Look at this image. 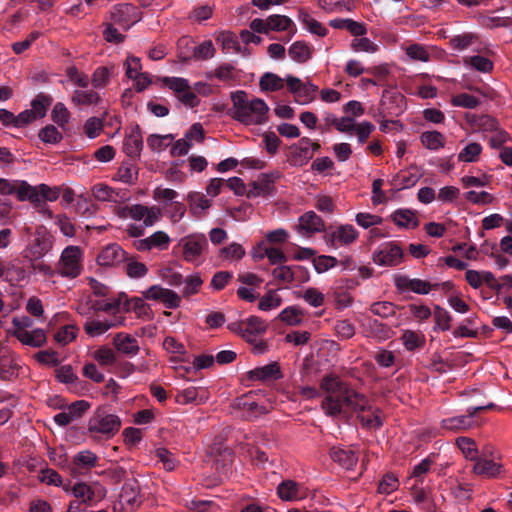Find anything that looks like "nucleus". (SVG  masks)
I'll return each instance as SVG.
<instances>
[{
	"instance_id": "obj_30",
	"label": "nucleus",
	"mask_w": 512,
	"mask_h": 512,
	"mask_svg": "<svg viewBox=\"0 0 512 512\" xmlns=\"http://www.w3.org/2000/svg\"><path fill=\"white\" fill-rule=\"evenodd\" d=\"M363 326L367 336L374 337L380 341H385L393 335L392 329L377 319L368 318Z\"/></svg>"
},
{
	"instance_id": "obj_21",
	"label": "nucleus",
	"mask_w": 512,
	"mask_h": 512,
	"mask_svg": "<svg viewBox=\"0 0 512 512\" xmlns=\"http://www.w3.org/2000/svg\"><path fill=\"white\" fill-rule=\"evenodd\" d=\"M324 229L325 223L323 219L314 211H308L299 218L297 230L298 233L303 236L310 237L315 233L323 231Z\"/></svg>"
},
{
	"instance_id": "obj_18",
	"label": "nucleus",
	"mask_w": 512,
	"mask_h": 512,
	"mask_svg": "<svg viewBox=\"0 0 512 512\" xmlns=\"http://www.w3.org/2000/svg\"><path fill=\"white\" fill-rule=\"evenodd\" d=\"M272 275L275 280L283 284H290L296 278H300L301 281H307L309 279L307 270L300 265H279L273 269Z\"/></svg>"
},
{
	"instance_id": "obj_6",
	"label": "nucleus",
	"mask_w": 512,
	"mask_h": 512,
	"mask_svg": "<svg viewBox=\"0 0 512 512\" xmlns=\"http://www.w3.org/2000/svg\"><path fill=\"white\" fill-rule=\"evenodd\" d=\"M82 251L78 246L66 247L56 265V273L62 277L76 278L82 270Z\"/></svg>"
},
{
	"instance_id": "obj_9",
	"label": "nucleus",
	"mask_w": 512,
	"mask_h": 512,
	"mask_svg": "<svg viewBox=\"0 0 512 512\" xmlns=\"http://www.w3.org/2000/svg\"><path fill=\"white\" fill-rule=\"evenodd\" d=\"M142 19V12L133 4L114 5L110 11V20L124 30L130 29Z\"/></svg>"
},
{
	"instance_id": "obj_33",
	"label": "nucleus",
	"mask_w": 512,
	"mask_h": 512,
	"mask_svg": "<svg viewBox=\"0 0 512 512\" xmlns=\"http://www.w3.org/2000/svg\"><path fill=\"white\" fill-rule=\"evenodd\" d=\"M140 485L136 479L127 480L121 489L120 499L123 503L130 506L138 505L140 503Z\"/></svg>"
},
{
	"instance_id": "obj_20",
	"label": "nucleus",
	"mask_w": 512,
	"mask_h": 512,
	"mask_svg": "<svg viewBox=\"0 0 512 512\" xmlns=\"http://www.w3.org/2000/svg\"><path fill=\"white\" fill-rule=\"evenodd\" d=\"M170 241L171 239L166 232L156 231L145 239L134 241L133 246L140 252L150 251L152 249L165 250L168 248Z\"/></svg>"
},
{
	"instance_id": "obj_34",
	"label": "nucleus",
	"mask_w": 512,
	"mask_h": 512,
	"mask_svg": "<svg viewBox=\"0 0 512 512\" xmlns=\"http://www.w3.org/2000/svg\"><path fill=\"white\" fill-rule=\"evenodd\" d=\"M329 25L335 29H344L349 31L353 36H363L367 33V28L364 23L354 21L353 19L337 18L329 22Z\"/></svg>"
},
{
	"instance_id": "obj_55",
	"label": "nucleus",
	"mask_w": 512,
	"mask_h": 512,
	"mask_svg": "<svg viewBox=\"0 0 512 512\" xmlns=\"http://www.w3.org/2000/svg\"><path fill=\"white\" fill-rule=\"evenodd\" d=\"M190 211L198 214L211 206V200L207 199L202 193L193 192L188 195Z\"/></svg>"
},
{
	"instance_id": "obj_4",
	"label": "nucleus",
	"mask_w": 512,
	"mask_h": 512,
	"mask_svg": "<svg viewBox=\"0 0 512 512\" xmlns=\"http://www.w3.org/2000/svg\"><path fill=\"white\" fill-rule=\"evenodd\" d=\"M121 428V419L116 414L109 413L105 408H98L88 421V432L98 434L106 439L114 437Z\"/></svg>"
},
{
	"instance_id": "obj_37",
	"label": "nucleus",
	"mask_w": 512,
	"mask_h": 512,
	"mask_svg": "<svg viewBox=\"0 0 512 512\" xmlns=\"http://www.w3.org/2000/svg\"><path fill=\"white\" fill-rule=\"evenodd\" d=\"M53 103V98L46 93H38L35 98L31 101V109L33 115L38 119L45 117L47 109Z\"/></svg>"
},
{
	"instance_id": "obj_35",
	"label": "nucleus",
	"mask_w": 512,
	"mask_h": 512,
	"mask_svg": "<svg viewBox=\"0 0 512 512\" xmlns=\"http://www.w3.org/2000/svg\"><path fill=\"white\" fill-rule=\"evenodd\" d=\"M71 102L76 106L97 105L101 102V96L93 89L74 90L71 96Z\"/></svg>"
},
{
	"instance_id": "obj_15",
	"label": "nucleus",
	"mask_w": 512,
	"mask_h": 512,
	"mask_svg": "<svg viewBox=\"0 0 512 512\" xmlns=\"http://www.w3.org/2000/svg\"><path fill=\"white\" fill-rule=\"evenodd\" d=\"M312 141L308 137L301 138L298 143L291 145L289 162L292 166L301 167L313 158Z\"/></svg>"
},
{
	"instance_id": "obj_62",
	"label": "nucleus",
	"mask_w": 512,
	"mask_h": 512,
	"mask_svg": "<svg viewBox=\"0 0 512 512\" xmlns=\"http://www.w3.org/2000/svg\"><path fill=\"white\" fill-rule=\"evenodd\" d=\"M302 311L295 307L290 306L282 310L279 314V319L288 325L295 326L302 322Z\"/></svg>"
},
{
	"instance_id": "obj_61",
	"label": "nucleus",
	"mask_w": 512,
	"mask_h": 512,
	"mask_svg": "<svg viewBox=\"0 0 512 512\" xmlns=\"http://www.w3.org/2000/svg\"><path fill=\"white\" fill-rule=\"evenodd\" d=\"M93 358L101 365V366H112L116 362V354L115 352L107 347L101 346L93 353Z\"/></svg>"
},
{
	"instance_id": "obj_53",
	"label": "nucleus",
	"mask_w": 512,
	"mask_h": 512,
	"mask_svg": "<svg viewBox=\"0 0 512 512\" xmlns=\"http://www.w3.org/2000/svg\"><path fill=\"white\" fill-rule=\"evenodd\" d=\"M220 456L222 457V460L215 458L213 461V467L218 472L220 480H222L228 476V472L233 461V455L229 449H225Z\"/></svg>"
},
{
	"instance_id": "obj_12",
	"label": "nucleus",
	"mask_w": 512,
	"mask_h": 512,
	"mask_svg": "<svg viewBox=\"0 0 512 512\" xmlns=\"http://www.w3.org/2000/svg\"><path fill=\"white\" fill-rule=\"evenodd\" d=\"M143 298L161 302L168 309H176L181 304V297L173 290L160 285H152L142 292Z\"/></svg>"
},
{
	"instance_id": "obj_50",
	"label": "nucleus",
	"mask_w": 512,
	"mask_h": 512,
	"mask_svg": "<svg viewBox=\"0 0 512 512\" xmlns=\"http://www.w3.org/2000/svg\"><path fill=\"white\" fill-rule=\"evenodd\" d=\"M111 327H113V324L107 320H87L83 325L85 333L90 337H98L107 332Z\"/></svg>"
},
{
	"instance_id": "obj_52",
	"label": "nucleus",
	"mask_w": 512,
	"mask_h": 512,
	"mask_svg": "<svg viewBox=\"0 0 512 512\" xmlns=\"http://www.w3.org/2000/svg\"><path fill=\"white\" fill-rule=\"evenodd\" d=\"M463 61L466 66H470L482 73L491 72L494 67L490 59L480 55L465 57Z\"/></svg>"
},
{
	"instance_id": "obj_11",
	"label": "nucleus",
	"mask_w": 512,
	"mask_h": 512,
	"mask_svg": "<svg viewBox=\"0 0 512 512\" xmlns=\"http://www.w3.org/2000/svg\"><path fill=\"white\" fill-rule=\"evenodd\" d=\"M402 259L403 250L395 242L383 243L373 253V261L379 266H397Z\"/></svg>"
},
{
	"instance_id": "obj_46",
	"label": "nucleus",
	"mask_w": 512,
	"mask_h": 512,
	"mask_svg": "<svg viewBox=\"0 0 512 512\" xmlns=\"http://www.w3.org/2000/svg\"><path fill=\"white\" fill-rule=\"evenodd\" d=\"M299 21L302 22L307 30L312 34L324 37L328 33L327 28L323 26L322 23L311 17V15L307 12H300Z\"/></svg>"
},
{
	"instance_id": "obj_8",
	"label": "nucleus",
	"mask_w": 512,
	"mask_h": 512,
	"mask_svg": "<svg viewBox=\"0 0 512 512\" xmlns=\"http://www.w3.org/2000/svg\"><path fill=\"white\" fill-rule=\"evenodd\" d=\"M162 82L175 93L177 99L186 107L195 108L199 105L200 100L196 93L191 91L187 79L182 77H164Z\"/></svg>"
},
{
	"instance_id": "obj_13",
	"label": "nucleus",
	"mask_w": 512,
	"mask_h": 512,
	"mask_svg": "<svg viewBox=\"0 0 512 512\" xmlns=\"http://www.w3.org/2000/svg\"><path fill=\"white\" fill-rule=\"evenodd\" d=\"M394 285L399 292L411 291L419 295H426L431 290L437 289L439 283H430L418 278H409L406 275H397L394 279Z\"/></svg>"
},
{
	"instance_id": "obj_3",
	"label": "nucleus",
	"mask_w": 512,
	"mask_h": 512,
	"mask_svg": "<svg viewBox=\"0 0 512 512\" xmlns=\"http://www.w3.org/2000/svg\"><path fill=\"white\" fill-rule=\"evenodd\" d=\"M54 237L43 225L35 228L30 234L27 244L22 252L29 262H37L45 257L53 248Z\"/></svg>"
},
{
	"instance_id": "obj_7",
	"label": "nucleus",
	"mask_w": 512,
	"mask_h": 512,
	"mask_svg": "<svg viewBox=\"0 0 512 512\" xmlns=\"http://www.w3.org/2000/svg\"><path fill=\"white\" fill-rule=\"evenodd\" d=\"M179 245L185 261L199 264L202 262V254L208 249V240L204 234H191L182 238Z\"/></svg>"
},
{
	"instance_id": "obj_59",
	"label": "nucleus",
	"mask_w": 512,
	"mask_h": 512,
	"mask_svg": "<svg viewBox=\"0 0 512 512\" xmlns=\"http://www.w3.org/2000/svg\"><path fill=\"white\" fill-rule=\"evenodd\" d=\"M482 146L479 143L472 142L466 145L458 154L459 161L462 162H475L481 154Z\"/></svg>"
},
{
	"instance_id": "obj_49",
	"label": "nucleus",
	"mask_w": 512,
	"mask_h": 512,
	"mask_svg": "<svg viewBox=\"0 0 512 512\" xmlns=\"http://www.w3.org/2000/svg\"><path fill=\"white\" fill-rule=\"evenodd\" d=\"M112 73L113 68H109L107 66L96 68L91 76V84L93 88L100 89L106 87L110 82Z\"/></svg>"
},
{
	"instance_id": "obj_25",
	"label": "nucleus",
	"mask_w": 512,
	"mask_h": 512,
	"mask_svg": "<svg viewBox=\"0 0 512 512\" xmlns=\"http://www.w3.org/2000/svg\"><path fill=\"white\" fill-rule=\"evenodd\" d=\"M330 458L346 470H353L358 462V456L352 449L333 446L329 450Z\"/></svg>"
},
{
	"instance_id": "obj_14",
	"label": "nucleus",
	"mask_w": 512,
	"mask_h": 512,
	"mask_svg": "<svg viewBox=\"0 0 512 512\" xmlns=\"http://www.w3.org/2000/svg\"><path fill=\"white\" fill-rule=\"evenodd\" d=\"M359 236L358 231L351 224H344L338 226L335 230L326 234L325 238L327 243L331 246H348L354 243Z\"/></svg>"
},
{
	"instance_id": "obj_26",
	"label": "nucleus",
	"mask_w": 512,
	"mask_h": 512,
	"mask_svg": "<svg viewBox=\"0 0 512 512\" xmlns=\"http://www.w3.org/2000/svg\"><path fill=\"white\" fill-rule=\"evenodd\" d=\"M502 471V464L486 457H478L474 461L472 472L477 476L496 478Z\"/></svg>"
},
{
	"instance_id": "obj_24",
	"label": "nucleus",
	"mask_w": 512,
	"mask_h": 512,
	"mask_svg": "<svg viewBox=\"0 0 512 512\" xmlns=\"http://www.w3.org/2000/svg\"><path fill=\"white\" fill-rule=\"evenodd\" d=\"M9 333L16 337L23 345L40 348L47 342V336L43 329L37 328L32 331L13 330Z\"/></svg>"
},
{
	"instance_id": "obj_1",
	"label": "nucleus",
	"mask_w": 512,
	"mask_h": 512,
	"mask_svg": "<svg viewBox=\"0 0 512 512\" xmlns=\"http://www.w3.org/2000/svg\"><path fill=\"white\" fill-rule=\"evenodd\" d=\"M320 388L326 393L321 408L328 416L336 417L367 407V397L355 391L334 374L324 376L320 382Z\"/></svg>"
},
{
	"instance_id": "obj_54",
	"label": "nucleus",
	"mask_w": 512,
	"mask_h": 512,
	"mask_svg": "<svg viewBox=\"0 0 512 512\" xmlns=\"http://www.w3.org/2000/svg\"><path fill=\"white\" fill-rule=\"evenodd\" d=\"M216 49L211 40H205L192 48V58L195 60H208L215 56Z\"/></svg>"
},
{
	"instance_id": "obj_51",
	"label": "nucleus",
	"mask_w": 512,
	"mask_h": 512,
	"mask_svg": "<svg viewBox=\"0 0 512 512\" xmlns=\"http://www.w3.org/2000/svg\"><path fill=\"white\" fill-rule=\"evenodd\" d=\"M71 118V113L68 108L62 102H57L52 111H51V119L54 123H56L62 129L68 125Z\"/></svg>"
},
{
	"instance_id": "obj_38",
	"label": "nucleus",
	"mask_w": 512,
	"mask_h": 512,
	"mask_svg": "<svg viewBox=\"0 0 512 512\" xmlns=\"http://www.w3.org/2000/svg\"><path fill=\"white\" fill-rule=\"evenodd\" d=\"M268 26L270 31H290L291 36L296 33L293 21L284 15H270L268 17Z\"/></svg>"
},
{
	"instance_id": "obj_10",
	"label": "nucleus",
	"mask_w": 512,
	"mask_h": 512,
	"mask_svg": "<svg viewBox=\"0 0 512 512\" xmlns=\"http://www.w3.org/2000/svg\"><path fill=\"white\" fill-rule=\"evenodd\" d=\"M286 85L288 91L293 94L294 101L300 105L312 102L318 87L311 82H303L300 78L293 75L286 76Z\"/></svg>"
},
{
	"instance_id": "obj_41",
	"label": "nucleus",
	"mask_w": 512,
	"mask_h": 512,
	"mask_svg": "<svg viewBox=\"0 0 512 512\" xmlns=\"http://www.w3.org/2000/svg\"><path fill=\"white\" fill-rule=\"evenodd\" d=\"M420 179V174L417 171H404L398 173L392 180V185H394L398 190L408 189L416 185V183Z\"/></svg>"
},
{
	"instance_id": "obj_48",
	"label": "nucleus",
	"mask_w": 512,
	"mask_h": 512,
	"mask_svg": "<svg viewBox=\"0 0 512 512\" xmlns=\"http://www.w3.org/2000/svg\"><path fill=\"white\" fill-rule=\"evenodd\" d=\"M163 348L168 353L179 355L177 358L176 357L171 358V361H176V360L182 361V362L188 361V358L185 357V355H186L185 346L181 342L177 341L174 337L167 336L163 341Z\"/></svg>"
},
{
	"instance_id": "obj_44",
	"label": "nucleus",
	"mask_w": 512,
	"mask_h": 512,
	"mask_svg": "<svg viewBox=\"0 0 512 512\" xmlns=\"http://www.w3.org/2000/svg\"><path fill=\"white\" fill-rule=\"evenodd\" d=\"M118 179L126 184H134L138 178V167L131 160L124 161L117 172Z\"/></svg>"
},
{
	"instance_id": "obj_58",
	"label": "nucleus",
	"mask_w": 512,
	"mask_h": 512,
	"mask_svg": "<svg viewBox=\"0 0 512 512\" xmlns=\"http://www.w3.org/2000/svg\"><path fill=\"white\" fill-rule=\"evenodd\" d=\"M71 491L74 497L81 499L84 504H90L95 497V492L91 486L83 482L76 483Z\"/></svg>"
},
{
	"instance_id": "obj_64",
	"label": "nucleus",
	"mask_w": 512,
	"mask_h": 512,
	"mask_svg": "<svg viewBox=\"0 0 512 512\" xmlns=\"http://www.w3.org/2000/svg\"><path fill=\"white\" fill-rule=\"evenodd\" d=\"M38 136L44 143L47 144H57L63 138L58 128L51 124L40 129Z\"/></svg>"
},
{
	"instance_id": "obj_17",
	"label": "nucleus",
	"mask_w": 512,
	"mask_h": 512,
	"mask_svg": "<svg viewBox=\"0 0 512 512\" xmlns=\"http://www.w3.org/2000/svg\"><path fill=\"white\" fill-rule=\"evenodd\" d=\"M280 177L279 172H272L270 174L263 173L261 174L257 180L251 182L249 184V189L247 190L248 198H256L260 196L269 195L274 189V181Z\"/></svg>"
},
{
	"instance_id": "obj_60",
	"label": "nucleus",
	"mask_w": 512,
	"mask_h": 512,
	"mask_svg": "<svg viewBox=\"0 0 512 512\" xmlns=\"http://www.w3.org/2000/svg\"><path fill=\"white\" fill-rule=\"evenodd\" d=\"M106 115L107 112L105 111L101 118L90 117L86 120L84 124V132L89 138H96L100 134L103 129V120Z\"/></svg>"
},
{
	"instance_id": "obj_45",
	"label": "nucleus",
	"mask_w": 512,
	"mask_h": 512,
	"mask_svg": "<svg viewBox=\"0 0 512 512\" xmlns=\"http://www.w3.org/2000/svg\"><path fill=\"white\" fill-rule=\"evenodd\" d=\"M420 140L429 150H438L445 145V137L438 131H425L421 134Z\"/></svg>"
},
{
	"instance_id": "obj_57",
	"label": "nucleus",
	"mask_w": 512,
	"mask_h": 512,
	"mask_svg": "<svg viewBox=\"0 0 512 512\" xmlns=\"http://www.w3.org/2000/svg\"><path fill=\"white\" fill-rule=\"evenodd\" d=\"M370 311L381 318H389L396 315V305L389 301L374 302L370 306Z\"/></svg>"
},
{
	"instance_id": "obj_27",
	"label": "nucleus",
	"mask_w": 512,
	"mask_h": 512,
	"mask_svg": "<svg viewBox=\"0 0 512 512\" xmlns=\"http://www.w3.org/2000/svg\"><path fill=\"white\" fill-rule=\"evenodd\" d=\"M441 428L448 432H461L476 426V421L471 419L468 412L465 415L454 416L441 420Z\"/></svg>"
},
{
	"instance_id": "obj_63",
	"label": "nucleus",
	"mask_w": 512,
	"mask_h": 512,
	"mask_svg": "<svg viewBox=\"0 0 512 512\" xmlns=\"http://www.w3.org/2000/svg\"><path fill=\"white\" fill-rule=\"evenodd\" d=\"M93 196L99 201L116 202L118 193L108 185L97 184L92 188Z\"/></svg>"
},
{
	"instance_id": "obj_23",
	"label": "nucleus",
	"mask_w": 512,
	"mask_h": 512,
	"mask_svg": "<svg viewBox=\"0 0 512 512\" xmlns=\"http://www.w3.org/2000/svg\"><path fill=\"white\" fill-rule=\"evenodd\" d=\"M353 413L357 414V418L364 428L378 429L383 425L381 410L371 405L368 399L367 407L363 410H355Z\"/></svg>"
},
{
	"instance_id": "obj_47",
	"label": "nucleus",
	"mask_w": 512,
	"mask_h": 512,
	"mask_svg": "<svg viewBox=\"0 0 512 512\" xmlns=\"http://www.w3.org/2000/svg\"><path fill=\"white\" fill-rule=\"evenodd\" d=\"M124 263H126V274L130 278H143L148 273L147 266L144 263L137 261L134 256L130 257L129 255H127V260H125Z\"/></svg>"
},
{
	"instance_id": "obj_2",
	"label": "nucleus",
	"mask_w": 512,
	"mask_h": 512,
	"mask_svg": "<svg viewBox=\"0 0 512 512\" xmlns=\"http://www.w3.org/2000/svg\"><path fill=\"white\" fill-rule=\"evenodd\" d=\"M232 107L228 114L234 120L244 125H261L267 122L269 107L260 98L248 99L244 90L231 92Z\"/></svg>"
},
{
	"instance_id": "obj_42",
	"label": "nucleus",
	"mask_w": 512,
	"mask_h": 512,
	"mask_svg": "<svg viewBox=\"0 0 512 512\" xmlns=\"http://www.w3.org/2000/svg\"><path fill=\"white\" fill-rule=\"evenodd\" d=\"M456 445L463 453L466 460L475 461L479 457V450L477 448L476 442L469 437H458L456 439Z\"/></svg>"
},
{
	"instance_id": "obj_19",
	"label": "nucleus",
	"mask_w": 512,
	"mask_h": 512,
	"mask_svg": "<svg viewBox=\"0 0 512 512\" xmlns=\"http://www.w3.org/2000/svg\"><path fill=\"white\" fill-rule=\"evenodd\" d=\"M247 378L250 381L269 382L283 378V373L278 362L257 367L247 372Z\"/></svg>"
},
{
	"instance_id": "obj_39",
	"label": "nucleus",
	"mask_w": 512,
	"mask_h": 512,
	"mask_svg": "<svg viewBox=\"0 0 512 512\" xmlns=\"http://www.w3.org/2000/svg\"><path fill=\"white\" fill-rule=\"evenodd\" d=\"M286 78L283 79L275 73H264L259 81V86L262 91L275 92L283 89Z\"/></svg>"
},
{
	"instance_id": "obj_40",
	"label": "nucleus",
	"mask_w": 512,
	"mask_h": 512,
	"mask_svg": "<svg viewBox=\"0 0 512 512\" xmlns=\"http://www.w3.org/2000/svg\"><path fill=\"white\" fill-rule=\"evenodd\" d=\"M392 219L396 225L403 228H416L419 221L413 211L409 209H399L392 214Z\"/></svg>"
},
{
	"instance_id": "obj_43",
	"label": "nucleus",
	"mask_w": 512,
	"mask_h": 512,
	"mask_svg": "<svg viewBox=\"0 0 512 512\" xmlns=\"http://www.w3.org/2000/svg\"><path fill=\"white\" fill-rule=\"evenodd\" d=\"M14 194H16L19 201H39V192L35 187L29 185L26 181L16 180Z\"/></svg>"
},
{
	"instance_id": "obj_32",
	"label": "nucleus",
	"mask_w": 512,
	"mask_h": 512,
	"mask_svg": "<svg viewBox=\"0 0 512 512\" xmlns=\"http://www.w3.org/2000/svg\"><path fill=\"white\" fill-rule=\"evenodd\" d=\"M313 47L305 41H296L288 49L289 57L298 64L308 62L313 56Z\"/></svg>"
},
{
	"instance_id": "obj_56",
	"label": "nucleus",
	"mask_w": 512,
	"mask_h": 512,
	"mask_svg": "<svg viewBox=\"0 0 512 512\" xmlns=\"http://www.w3.org/2000/svg\"><path fill=\"white\" fill-rule=\"evenodd\" d=\"M402 342L408 351H414L424 346L425 338L417 332L407 330L403 333Z\"/></svg>"
},
{
	"instance_id": "obj_28",
	"label": "nucleus",
	"mask_w": 512,
	"mask_h": 512,
	"mask_svg": "<svg viewBox=\"0 0 512 512\" xmlns=\"http://www.w3.org/2000/svg\"><path fill=\"white\" fill-rule=\"evenodd\" d=\"M143 148V137L140 127L136 125L131 132L125 137L123 142V150L130 158H137Z\"/></svg>"
},
{
	"instance_id": "obj_5",
	"label": "nucleus",
	"mask_w": 512,
	"mask_h": 512,
	"mask_svg": "<svg viewBox=\"0 0 512 512\" xmlns=\"http://www.w3.org/2000/svg\"><path fill=\"white\" fill-rule=\"evenodd\" d=\"M227 328L246 342H254L256 338H261L266 333L268 324L258 316H250L245 320L229 323Z\"/></svg>"
},
{
	"instance_id": "obj_22",
	"label": "nucleus",
	"mask_w": 512,
	"mask_h": 512,
	"mask_svg": "<svg viewBox=\"0 0 512 512\" xmlns=\"http://www.w3.org/2000/svg\"><path fill=\"white\" fill-rule=\"evenodd\" d=\"M98 456L90 451L83 450L78 452L72 461L71 473L73 475H81L94 468L97 465Z\"/></svg>"
},
{
	"instance_id": "obj_29",
	"label": "nucleus",
	"mask_w": 512,
	"mask_h": 512,
	"mask_svg": "<svg viewBox=\"0 0 512 512\" xmlns=\"http://www.w3.org/2000/svg\"><path fill=\"white\" fill-rule=\"evenodd\" d=\"M113 344L118 352L128 356H135L140 350L137 339L125 333L116 334Z\"/></svg>"
},
{
	"instance_id": "obj_16",
	"label": "nucleus",
	"mask_w": 512,
	"mask_h": 512,
	"mask_svg": "<svg viewBox=\"0 0 512 512\" xmlns=\"http://www.w3.org/2000/svg\"><path fill=\"white\" fill-rule=\"evenodd\" d=\"M128 253L117 243L108 244L97 256V263L100 266H118L127 260Z\"/></svg>"
},
{
	"instance_id": "obj_31",
	"label": "nucleus",
	"mask_w": 512,
	"mask_h": 512,
	"mask_svg": "<svg viewBox=\"0 0 512 512\" xmlns=\"http://www.w3.org/2000/svg\"><path fill=\"white\" fill-rule=\"evenodd\" d=\"M277 494L283 501H297L304 498L300 486L293 480H284L277 487Z\"/></svg>"
},
{
	"instance_id": "obj_36",
	"label": "nucleus",
	"mask_w": 512,
	"mask_h": 512,
	"mask_svg": "<svg viewBox=\"0 0 512 512\" xmlns=\"http://www.w3.org/2000/svg\"><path fill=\"white\" fill-rule=\"evenodd\" d=\"M30 266H24L20 260H11L5 268L6 274L10 277V280L16 282H22L29 279L31 274Z\"/></svg>"
}]
</instances>
